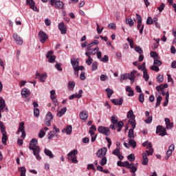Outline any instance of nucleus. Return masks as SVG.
<instances>
[{"instance_id":"f257e3e1","label":"nucleus","mask_w":176,"mask_h":176,"mask_svg":"<svg viewBox=\"0 0 176 176\" xmlns=\"http://www.w3.org/2000/svg\"><path fill=\"white\" fill-rule=\"evenodd\" d=\"M29 149L33 151V154L34 155V156H36V160H41L42 159V157L39 155V152H41V147L38 146V140L32 139L30 141Z\"/></svg>"},{"instance_id":"f03ea898","label":"nucleus","mask_w":176,"mask_h":176,"mask_svg":"<svg viewBox=\"0 0 176 176\" xmlns=\"http://www.w3.org/2000/svg\"><path fill=\"white\" fill-rule=\"evenodd\" d=\"M117 165L120 167H126V168L131 169V173H133V175H135V172L137 171V167L134 166L133 163H131L129 162H122V161H118L117 162Z\"/></svg>"},{"instance_id":"7ed1b4c3","label":"nucleus","mask_w":176,"mask_h":176,"mask_svg":"<svg viewBox=\"0 0 176 176\" xmlns=\"http://www.w3.org/2000/svg\"><path fill=\"white\" fill-rule=\"evenodd\" d=\"M20 133H21V139L18 138V145H23V140L24 138H25V131H24V122H21L19 124V130L16 132V134H19Z\"/></svg>"},{"instance_id":"20e7f679","label":"nucleus","mask_w":176,"mask_h":176,"mask_svg":"<svg viewBox=\"0 0 176 176\" xmlns=\"http://www.w3.org/2000/svg\"><path fill=\"white\" fill-rule=\"evenodd\" d=\"M0 130L1 133L2 134V138H1V141L3 144V145H7L8 144V135L6 133V126L3 124V122L0 121Z\"/></svg>"},{"instance_id":"39448f33","label":"nucleus","mask_w":176,"mask_h":176,"mask_svg":"<svg viewBox=\"0 0 176 176\" xmlns=\"http://www.w3.org/2000/svg\"><path fill=\"white\" fill-rule=\"evenodd\" d=\"M42 2L46 3L49 0H41ZM50 3L52 6H54L56 9H64V3L60 0H50Z\"/></svg>"},{"instance_id":"423d86ee","label":"nucleus","mask_w":176,"mask_h":176,"mask_svg":"<svg viewBox=\"0 0 176 176\" xmlns=\"http://www.w3.org/2000/svg\"><path fill=\"white\" fill-rule=\"evenodd\" d=\"M126 118L129 119V123L131 124V127L135 129V116H134V112L133 110L128 111Z\"/></svg>"},{"instance_id":"0eeeda50","label":"nucleus","mask_w":176,"mask_h":176,"mask_svg":"<svg viewBox=\"0 0 176 176\" xmlns=\"http://www.w3.org/2000/svg\"><path fill=\"white\" fill-rule=\"evenodd\" d=\"M98 131L100 133V134H104L107 137L111 134V129H109V127L100 126L98 128Z\"/></svg>"},{"instance_id":"6e6552de","label":"nucleus","mask_w":176,"mask_h":176,"mask_svg":"<svg viewBox=\"0 0 176 176\" xmlns=\"http://www.w3.org/2000/svg\"><path fill=\"white\" fill-rule=\"evenodd\" d=\"M162 135V137H164V135H167V132L166 131V128L163 127L162 125H158L156 129V133Z\"/></svg>"},{"instance_id":"1a4fd4ad","label":"nucleus","mask_w":176,"mask_h":176,"mask_svg":"<svg viewBox=\"0 0 176 176\" xmlns=\"http://www.w3.org/2000/svg\"><path fill=\"white\" fill-rule=\"evenodd\" d=\"M47 38H49L47 34L45 33L43 31H40L38 32V39H40L41 43H45Z\"/></svg>"},{"instance_id":"9d476101","label":"nucleus","mask_w":176,"mask_h":176,"mask_svg":"<svg viewBox=\"0 0 176 176\" xmlns=\"http://www.w3.org/2000/svg\"><path fill=\"white\" fill-rule=\"evenodd\" d=\"M53 120V114L51 112H48L46 118L45 120V124L46 126H52V121Z\"/></svg>"},{"instance_id":"9b49d317","label":"nucleus","mask_w":176,"mask_h":176,"mask_svg":"<svg viewBox=\"0 0 176 176\" xmlns=\"http://www.w3.org/2000/svg\"><path fill=\"white\" fill-rule=\"evenodd\" d=\"M35 76L36 79H38L40 82H43L46 80V78H47V74L44 73L43 74L41 75V74L36 72Z\"/></svg>"},{"instance_id":"f8f14e48","label":"nucleus","mask_w":176,"mask_h":176,"mask_svg":"<svg viewBox=\"0 0 176 176\" xmlns=\"http://www.w3.org/2000/svg\"><path fill=\"white\" fill-rule=\"evenodd\" d=\"M107 148L104 147L99 149L96 153L97 157H104L105 155H107Z\"/></svg>"},{"instance_id":"ddd939ff","label":"nucleus","mask_w":176,"mask_h":176,"mask_svg":"<svg viewBox=\"0 0 176 176\" xmlns=\"http://www.w3.org/2000/svg\"><path fill=\"white\" fill-rule=\"evenodd\" d=\"M115 156H117L120 160H123L124 157L122 154H120V148H117L112 153Z\"/></svg>"},{"instance_id":"4468645a","label":"nucleus","mask_w":176,"mask_h":176,"mask_svg":"<svg viewBox=\"0 0 176 176\" xmlns=\"http://www.w3.org/2000/svg\"><path fill=\"white\" fill-rule=\"evenodd\" d=\"M26 5L30 6V9L34 10V12H38V8L35 6V2L34 0H26Z\"/></svg>"},{"instance_id":"2eb2a0df","label":"nucleus","mask_w":176,"mask_h":176,"mask_svg":"<svg viewBox=\"0 0 176 176\" xmlns=\"http://www.w3.org/2000/svg\"><path fill=\"white\" fill-rule=\"evenodd\" d=\"M13 38L15 41L16 45H23V38L20 36L17 35L16 33L13 34Z\"/></svg>"},{"instance_id":"dca6fc26","label":"nucleus","mask_w":176,"mask_h":176,"mask_svg":"<svg viewBox=\"0 0 176 176\" xmlns=\"http://www.w3.org/2000/svg\"><path fill=\"white\" fill-rule=\"evenodd\" d=\"M58 30L60 31V34H67V26L64 25V22H60L59 23Z\"/></svg>"},{"instance_id":"f3484780","label":"nucleus","mask_w":176,"mask_h":176,"mask_svg":"<svg viewBox=\"0 0 176 176\" xmlns=\"http://www.w3.org/2000/svg\"><path fill=\"white\" fill-rule=\"evenodd\" d=\"M71 64L72 65H74V64L76 66V68L78 69V71H84L85 67L83 66H79V62L77 60H71Z\"/></svg>"},{"instance_id":"a211bd4d","label":"nucleus","mask_w":176,"mask_h":176,"mask_svg":"<svg viewBox=\"0 0 176 176\" xmlns=\"http://www.w3.org/2000/svg\"><path fill=\"white\" fill-rule=\"evenodd\" d=\"M76 155H78V150H73L67 154V158L69 160L74 159Z\"/></svg>"},{"instance_id":"6ab92c4d","label":"nucleus","mask_w":176,"mask_h":176,"mask_svg":"<svg viewBox=\"0 0 176 176\" xmlns=\"http://www.w3.org/2000/svg\"><path fill=\"white\" fill-rule=\"evenodd\" d=\"M30 94H31V91H30V89H28L27 88H24L21 91V96L24 98H27V97H29Z\"/></svg>"},{"instance_id":"aec40b11","label":"nucleus","mask_w":176,"mask_h":176,"mask_svg":"<svg viewBox=\"0 0 176 176\" xmlns=\"http://www.w3.org/2000/svg\"><path fill=\"white\" fill-rule=\"evenodd\" d=\"M89 118V113H87V111H82L80 113V118L82 120H87V118Z\"/></svg>"},{"instance_id":"412c9836","label":"nucleus","mask_w":176,"mask_h":176,"mask_svg":"<svg viewBox=\"0 0 176 176\" xmlns=\"http://www.w3.org/2000/svg\"><path fill=\"white\" fill-rule=\"evenodd\" d=\"M6 107V102H5V100L3 98L0 96V111L1 112H3V109H5V107Z\"/></svg>"},{"instance_id":"4be33fe9","label":"nucleus","mask_w":176,"mask_h":176,"mask_svg":"<svg viewBox=\"0 0 176 176\" xmlns=\"http://www.w3.org/2000/svg\"><path fill=\"white\" fill-rule=\"evenodd\" d=\"M136 17L138 19L137 30H140V28H141V25L142 24V18L138 14H136Z\"/></svg>"},{"instance_id":"5701e85b","label":"nucleus","mask_w":176,"mask_h":176,"mask_svg":"<svg viewBox=\"0 0 176 176\" xmlns=\"http://www.w3.org/2000/svg\"><path fill=\"white\" fill-rule=\"evenodd\" d=\"M111 102L114 104V105H122L123 104V98L118 99H111Z\"/></svg>"},{"instance_id":"b1692460","label":"nucleus","mask_w":176,"mask_h":176,"mask_svg":"<svg viewBox=\"0 0 176 176\" xmlns=\"http://www.w3.org/2000/svg\"><path fill=\"white\" fill-rule=\"evenodd\" d=\"M87 52H89L91 56H96V54L100 50L98 46H96L95 48H91V50H87Z\"/></svg>"},{"instance_id":"393cba45","label":"nucleus","mask_w":176,"mask_h":176,"mask_svg":"<svg viewBox=\"0 0 176 176\" xmlns=\"http://www.w3.org/2000/svg\"><path fill=\"white\" fill-rule=\"evenodd\" d=\"M44 153L46 155V156H48L50 159H53V157H54L53 153H52V151L47 148L44 149Z\"/></svg>"},{"instance_id":"a878e982","label":"nucleus","mask_w":176,"mask_h":176,"mask_svg":"<svg viewBox=\"0 0 176 176\" xmlns=\"http://www.w3.org/2000/svg\"><path fill=\"white\" fill-rule=\"evenodd\" d=\"M62 133H66L67 135H69L72 133V126L68 125L65 129L62 131Z\"/></svg>"},{"instance_id":"bb28decb","label":"nucleus","mask_w":176,"mask_h":176,"mask_svg":"<svg viewBox=\"0 0 176 176\" xmlns=\"http://www.w3.org/2000/svg\"><path fill=\"white\" fill-rule=\"evenodd\" d=\"M143 156V160H142V164L143 166H148V157L146 156V153H143L142 154Z\"/></svg>"},{"instance_id":"cd10ccee","label":"nucleus","mask_w":176,"mask_h":176,"mask_svg":"<svg viewBox=\"0 0 176 176\" xmlns=\"http://www.w3.org/2000/svg\"><path fill=\"white\" fill-rule=\"evenodd\" d=\"M126 91H128V96L129 97H133V96H134V90H133L130 86H127L126 89Z\"/></svg>"},{"instance_id":"c85d7f7f","label":"nucleus","mask_w":176,"mask_h":176,"mask_svg":"<svg viewBox=\"0 0 176 176\" xmlns=\"http://www.w3.org/2000/svg\"><path fill=\"white\" fill-rule=\"evenodd\" d=\"M143 78L146 82H148V80H149V74H148L147 69H143Z\"/></svg>"},{"instance_id":"c756f323","label":"nucleus","mask_w":176,"mask_h":176,"mask_svg":"<svg viewBox=\"0 0 176 176\" xmlns=\"http://www.w3.org/2000/svg\"><path fill=\"white\" fill-rule=\"evenodd\" d=\"M129 78H130V74H122L120 76V82L121 83L123 82V80H126V79H129Z\"/></svg>"},{"instance_id":"7c9ffc66","label":"nucleus","mask_w":176,"mask_h":176,"mask_svg":"<svg viewBox=\"0 0 176 176\" xmlns=\"http://www.w3.org/2000/svg\"><path fill=\"white\" fill-rule=\"evenodd\" d=\"M65 112H67V107H65L63 109H61L57 113V116H58L59 118H61V116H63V115H64L65 113Z\"/></svg>"},{"instance_id":"2f4dec72","label":"nucleus","mask_w":176,"mask_h":176,"mask_svg":"<svg viewBox=\"0 0 176 176\" xmlns=\"http://www.w3.org/2000/svg\"><path fill=\"white\" fill-rule=\"evenodd\" d=\"M126 24H128L129 27H134V21L132 19H126L125 20Z\"/></svg>"},{"instance_id":"473e14b6","label":"nucleus","mask_w":176,"mask_h":176,"mask_svg":"<svg viewBox=\"0 0 176 176\" xmlns=\"http://www.w3.org/2000/svg\"><path fill=\"white\" fill-rule=\"evenodd\" d=\"M105 91L107 94L108 98H111V97H112V94H113V91L111 89V88H107Z\"/></svg>"},{"instance_id":"72a5a7b5","label":"nucleus","mask_w":176,"mask_h":176,"mask_svg":"<svg viewBox=\"0 0 176 176\" xmlns=\"http://www.w3.org/2000/svg\"><path fill=\"white\" fill-rule=\"evenodd\" d=\"M74 87H75V82L69 81L68 82V89L70 91H72L74 90Z\"/></svg>"},{"instance_id":"f704fd0d","label":"nucleus","mask_w":176,"mask_h":176,"mask_svg":"<svg viewBox=\"0 0 176 176\" xmlns=\"http://www.w3.org/2000/svg\"><path fill=\"white\" fill-rule=\"evenodd\" d=\"M98 68V63L97 61H94L91 65V71H97Z\"/></svg>"},{"instance_id":"c9c22d12","label":"nucleus","mask_w":176,"mask_h":176,"mask_svg":"<svg viewBox=\"0 0 176 176\" xmlns=\"http://www.w3.org/2000/svg\"><path fill=\"white\" fill-rule=\"evenodd\" d=\"M129 144L133 149L137 146V142L134 140L129 139Z\"/></svg>"},{"instance_id":"e433bc0d","label":"nucleus","mask_w":176,"mask_h":176,"mask_svg":"<svg viewBox=\"0 0 176 176\" xmlns=\"http://www.w3.org/2000/svg\"><path fill=\"white\" fill-rule=\"evenodd\" d=\"M107 162H108L107 157H102V159L100 161V166H105V164H107Z\"/></svg>"},{"instance_id":"4c0bfd02","label":"nucleus","mask_w":176,"mask_h":176,"mask_svg":"<svg viewBox=\"0 0 176 176\" xmlns=\"http://www.w3.org/2000/svg\"><path fill=\"white\" fill-rule=\"evenodd\" d=\"M128 137L129 138H134V129L132 127V129H130L128 133Z\"/></svg>"},{"instance_id":"58836bf2","label":"nucleus","mask_w":176,"mask_h":176,"mask_svg":"<svg viewBox=\"0 0 176 176\" xmlns=\"http://www.w3.org/2000/svg\"><path fill=\"white\" fill-rule=\"evenodd\" d=\"M111 123H113V124H116L118 122V117L116 115L112 116L111 118Z\"/></svg>"},{"instance_id":"ea45409f","label":"nucleus","mask_w":176,"mask_h":176,"mask_svg":"<svg viewBox=\"0 0 176 176\" xmlns=\"http://www.w3.org/2000/svg\"><path fill=\"white\" fill-rule=\"evenodd\" d=\"M126 41H127V42H129L130 47L131 49H133L134 48V41L131 38H130V37H128L126 38Z\"/></svg>"},{"instance_id":"a19ab883","label":"nucleus","mask_w":176,"mask_h":176,"mask_svg":"<svg viewBox=\"0 0 176 176\" xmlns=\"http://www.w3.org/2000/svg\"><path fill=\"white\" fill-rule=\"evenodd\" d=\"M45 135H46V132H45L44 129H41V131L38 133L39 138H43Z\"/></svg>"},{"instance_id":"79ce46f5","label":"nucleus","mask_w":176,"mask_h":176,"mask_svg":"<svg viewBox=\"0 0 176 176\" xmlns=\"http://www.w3.org/2000/svg\"><path fill=\"white\" fill-rule=\"evenodd\" d=\"M73 67V69L74 71V75H76V76H79V70L78 68H76V66L75 65V64L72 65Z\"/></svg>"},{"instance_id":"37998d69","label":"nucleus","mask_w":176,"mask_h":176,"mask_svg":"<svg viewBox=\"0 0 176 176\" xmlns=\"http://www.w3.org/2000/svg\"><path fill=\"white\" fill-rule=\"evenodd\" d=\"M150 56H151V57H153L154 60H156V58H157V57H159V54L156 52H151L150 53Z\"/></svg>"},{"instance_id":"c03bdc74","label":"nucleus","mask_w":176,"mask_h":176,"mask_svg":"<svg viewBox=\"0 0 176 176\" xmlns=\"http://www.w3.org/2000/svg\"><path fill=\"white\" fill-rule=\"evenodd\" d=\"M100 61L102 63H108V61H109V57H108V55H104L103 58H100Z\"/></svg>"},{"instance_id":"a18cd8bd","label":"nucleus","mask_w":176,"mask_h":176,"mask_svg":"<svg viewBox=\"0 0 176 176\" xmlns=\"http://www.w3.org/2000/svg\"><path fill=\"white\" fill-rule=\"evenodd\" d=\"M82 97V95L80 94H73L69 97L70 100H74V98H80Z\"/></svg>"},{"instance_id":"49530a36","label":"nucleus","mask_w":176,"mask_h":176,"mask_svg":"<svg viewBox=\"0 0 176 176\" xmlns=\"http://www.w3.org/2000/svg\"><path fill=\"white\" fill-rule=\"evenodd\" d=\"M127 159L129 160V162H134V160H135V156L134 154H130L128 155Z\"/></svg>"},{"instance_id":"de8ad7c7","label":"nucleus","mask_w":176,"mask_h":176,"mask_svg":"<svg viewBox=\"0 0 176 176\" xmlns=\"http://www.w3.org/2000/svg\"><path fill=\"white\" fill-rule=\"evenodd\" d=\"M162 96H158L157 98V102L155 104V108H157V107H159V105H160V102H162Z\"/></svg>"},{"instance_id":"09e8293b","label":"nucleus","mask_w":176,"mask_h":176,"mask_svg":"<svg viewBox=\"0 0 176 176\" xmlns=\"http://www.w3.org/2000/svg\"><path fill=\"white\" fill-rule=\"evenodd\" d=\"M100 80L102 82H105V80H108V76L105 74L100 75Z\"/></svg>"},{"instance_id":"8fccbe9b","label":"nucleus","mask_w":176,"mask_h":176,"mask_svg":"<svg viewBox=\"0 0 176 176\" xmlns=\"http://www.w3.org/2000/svg\"><path fill=\"white\" fill-rule=\"evenodd\" d=\"M135 52L139 53V54H142V53H143L142 48H141V47H140V46L135 47Z\"/></svg>"},{"instance_id":"3c124183","label":"nucleus","mask_w":176,"mask_h":176,"mask_svg":"<svg viewBox=\"0 0 176 176\" xmlns=\"http://www.w3.org/2000/svg\"><path fill=\"white\" fill-rule=\"evenodd\" d=\"M161 65H162V61H160V60H157V59H154L153 65L159 67Z\"/></svg>"},{"instance_id":"603ef678","label":"nucleus","mask_w":176,"mask_h":176,"mask_svg":"<svg viewBox=\"0 0 176 176\" xmlns=\"http://www.w3.org/2000/svg\"><path fill=\"white\" fill-rule=\"evenodd\" d=\"M146 24L148 25H151V24H153V21L152 19V17L148 16L146 20Z\"/></svg>"},{"instance_id":"864d4df0","label":"nucleus","mask_w":176,"mask_h":176,"mask_svg":"<svg viewBox=\"0 0 176 176\" xmlns=\"http://www.w3.org/2000/svg\"><path fill=\"white\" fill-rule=\"evenodd\" d=\"M48 58V63H54L56 61V56H51Z\"/></svg>"},{"instance_id":"5fc2aeb1","label":"nucleus","mask_w":176,"mask_h":176,"mask_svg":"<svg viewBox=\"0 0 176 176\" xmlns=\"http://www.w3.org/2000/svg\"><path fill=\"white\" fill-rule=\"evenodd\" d=\"M34 115L36 116V118L39 117V110L38 108H34Z\"/></svg>"},{"instance_id":"6e6d98bb","label":"nucleus","mask_w":176,"mask_h":176,"mask_svg":"<svg viewBox=\"0 0 176 176\" xmlns=\"http://www.w3.org/2000/svg\"><path fill=\"white\" fill-rule=\"evenodd\" d=\"M55 135H56V133H54V131H50L48 134L49 140H52V138H54Z\"/></svg>"},{"instance_id":"4d7b16f0","label":"nucleus","mask_w":176,"mask_h":176,"mask_svg":"<svg viewBox=\"0 0 176 176\" xmlns=\"http://www.w3.org/2000/svg\"><path fill=\"white\" fill-rule=\"evenodd\" d=\"M159 83H162V82H163V80H164V77L163 76V75H159L157 78Z\"/></svg>"},{"instance_id":"13d9d810","label":"nucleus","mask_w":176,"mask_h":176,"mask_svg":"<svg viewBox=\"0 0 176 176\" xmlns=\"http://www.w3.org/2000/svg\"><path fill=\"white\" fill-rule=\"evenodd\" d=\"M166 5H164V3H162L161 6L160 7L157 8L160 13H162V10H164V8H165Z\"/></svg>"},{"instance_id":"bf43d9fd","label":"nucleus","mask_w":176,"mask_h":176,"mask_svg":"<svg viewBox=\"0 0 176 176\" xmlns=\"http://www.w3.org/2000/svg\"><path fill=\"white\" fill-rule=\"evenodd\" d=\"M85 63L87 65H91V64L93 63V59L91 58H88L86 60Z\"/></svg>"},{"instance_id":"052dcab7","label":"nucleus","mask_w":176,"mask_h":176,"mask_svg":"<svg viewBox=\"0 0 176 176\" xmlns=\"http://www.w3.org/2000/svg\"><path fill=\"white\" fill-rule=\"evenodd\" d=\"M86 73H85V72H82L80 75V79H81V80H86V76L85 75Z\"/></svg>"},{"instance_id":"680f3d73","label":"nucleus","mask_w":176,"mask_h":176,"mask_svg":"<svg viewBox=\"0 0 176 176\" xmlns=\"http://www.w3.org/2000/svg\"><path fill=\"white\" fill-rule=\"evenodd\" d=\"M144 94H140V95H139V101H140V102H144Z\"/></svg>"},{"instance_id":"e2e57ef3","label":"nucleus","mask_w":176,"mask_h":176,"mask_svg":"<svg viewBox=\"0 0 176 176\" xmlns=\"http://www.w3.org/2000/svg\"><path fill=\"white\" fill-rule=\"evenodd\" d=\"M123 126H124V123L122 121L118 122V123L116 124V127L118 128H122Z\"/></svg>"},{"instance_id":"0e129e2a","label":"nucleus","mask_w":176,"mask_h":176,"mask_svg":"<svg viewBox=\"0 0 176 176\" xmlns=\"http://www.w3.org/2000/svg\"><path fill=\"white\" fill-rule=\"evenodd\" d=\"M105 140L108 142V145H107L108 148H111V145H112V141H111V139L109 138H108V137H107L105 138Z\"/></svg>"},{"instance_id":"69168bd1","label":"nucleus","mask_w":176,"mask_h":176,"mask_svg":"<svg viewBox=\"0 0 176 176\" xmlns=\"http://www.w3.org/2000/svg\"><path fill=\"white\" fill-rule=\"evenodd\" d=\"M151 69H152V71H155V72H159L160 71L159 67L155 65L151 67Z\"/></svg>"},{"instance_id":"338daca9","label":"nucleus","mask_w":176,"mask_h":176,"mask_svg":"<svg viewBox=\"0 0 176 176\" xmlns=\"http://www.w3.org/2000/svg\"><path fill=\"white\" fill-rule=\"evenodd\" d=\"M152 120H153L152 116H151V117H148L147 119H146V120H144V122H145V123H146L147 124H149V123H152Z\"/></svg>"},{"instance_id":"774afa93","label":"nucleus","mask_w":176,"mask_h":176,"mask_svg":"<svg viewBox=\"0 0 176 176\" xmlns=\"http://www.w3.org/2000/svg\"><path fill=\"white\" fill-rule=\"evenodd\" d=\"M55 67L56 68V69H58V71H60V72L63 71V68H61V64L60 63H58L55 65Z\"/></svg>"}]
</instances>
